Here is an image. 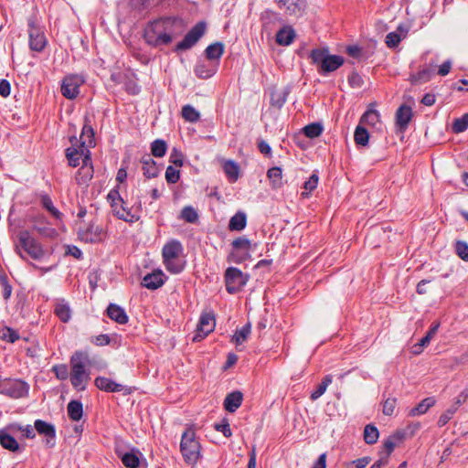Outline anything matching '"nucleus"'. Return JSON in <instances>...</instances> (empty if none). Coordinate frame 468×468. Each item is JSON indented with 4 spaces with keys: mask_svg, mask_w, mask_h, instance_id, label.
<instances>
[{
    "mask_svg": "<svg viewBox=\"0 0 468 468\" xmlns=\"http://www.w3.org/2000/svg\"><path fill=\"white\" fill-rule=\"evenodd\" d=\"M177 20L165 17L153 21L144 29V39L150 46L161 47L170 44L176 36Z\"/></svg>",
    "mask_w": 468,
    "mask_h": 468,
    "instance_id": "1",
    "label": "nucleus"
},
{
    "mask_svg": "<svg viewBox=\"0 0 468 468\" xmlns=\"http://www.w3.org/2000/svg\"><path fill=\"white\" fill-rule=\"evenodd\" d=\"M70 383L79 391L86 389L90 379V372L88 368L91 366L89 355L83 351H76L70 357Z\"/></svg>",
    "mask_w": 468,
    "mask_h": 468,
    "instance_id": "2",
    "label": "nucleus"
},
{
    "mask_svg": "<svg viewBox=\"0 0 468 468\" xmlns=\"http://www.w3.org/2000/svg\"><path fill=\"white\" fill-rule=\"evenodd\" d=\"M310 58L312 62L319 67V71L323 74L333 72L340 68L345 60L338 55H330L327 48H315L311 51Z\"/></svg>",
    "mask_w": 468,
    "mask_h": 468,
    "instance_id": "3",
    "label": "nucleus"
},
{
    "mask_svg": "<svg viewBox=\"0 0 468 468\" xmlns=\"http://www.w3.org/2000/svg\"><path fill=\"white\" fill-rule=\"evenodd\" d=\"M180 450L185 461L189 464H195L200 456V445L196 440L195 431L186 429L183 433L180 442Z\"/></svg>",
    "mask_w": 468,
    "mask_h": 468,
    "instance_id": "4",
    "label": "nucleus"
},
{
    "mask_svg": "<svg viewBox=\"0 0 468 468\" xmlns=\"http://www.w3.org/2000/svg\"><path fill=\"white\" fill-rule=\"evenodd\" d=\"M18 243L16 245V253L25 259L22 249L33 259H41L45 252L41 245L30 235L27 230L20 231L17 235Z\"/></svg>",
    "mask_w": 468,
    "mask_h": 468,
    "instance_id": "5",
    "label": "nucleus"
},
{
    "mask_svg": "<svg viewBox=\"0 0 468 468\" xmlns=\"http://www.w3.org/2000/svg\"><path fill=\"white\" fill-rule=\"evenodd\" d=\"M71 146L66 150L69 165L76 167L81 164H87L90 160V152L86 146V141L80 142L77 137L70 138Z\"/></svg>",
    "mask_w": 468,
    "mask_h": 468,
    "instance_id": "6",
    "label": "nucleus"
},
{
    "mask_svg": "<svg viewBox=\"0 0 468 468\" xmlns=\"http://www.w3.org/2000/svg\"><path fill=\"white\" fill-rule=\"evenodd\" d=\"M78 235L80 240L86 243H98L105 238L103 228L91 221L88 224H82L79 227Z\"/></svg>",
    "mask_w": 468,
    "mask_h": 468,
    "instance_id": "7",
    "label": "nucleus"
},
{
    "mask_svg": "<svg viewBox=\"0 0 468 468\" xmlns=\"http://www.w3.org/2000/svg\"><path fill=\"white\" fill-rule=\"evenodd\" d=\"M248 275L244 274L239 269L229 267L225 272L226 289L229 293L239 292L248 282Z\"/></svg>",
    "mask_w": 468,
    "mask_h": 468,
    "instance_id": "8",
    "label": "nucleus"
},
{
    "mask_svg": "<svg viewBox=\"0 0 468 468\" xmlns=\"http://www.w3.org/2000/svg\"><path fill=\"white\" fill-rule=\"evenodd\" d=\"M28 385L18 379H3V383L0 388V394L8 396L12 399L24 398L28 394Z\"/></svg>",
    "mask_w": 468,
    "mask_h": 468,
    "instance_id": "9",
    "label": "nucleus"
},
{
    "mask_svg": "<svg viewBox=\"0 0 468 468\" xmlns=\"http://www.w3.org/2000/svg\"><path fill=\"white\" fill-rule=\"evenodd\" d=\"M84 83L82 76L69 74L63 78L61 82V93L68 100H74L80 94V88Z\"/></svg>",
    "mask_w": 468,
    "mask_h": 468,
    "instance_id": "10",
    "label": "nucleus"
},
{
    "mask_svg": "<svg viewBox=\"0 0 468 468\" xmlns=\"http://www.w3.org/2000/svg\"><path fill=\"white\" fill-rule=\"evenodd\" d=\"M216 325L215 316L211 313H204L199 318L197 326V332L193 336L194 342H198L204 339L209 333H211Z\"/></svg>",
    "mask_w": 468,
    "mask_h": 468,
    "instance_id": "11",
    "label": "nucleus"
},
{
    "mask_svg": "<svg viewBox=\"0 0 468 468\" xmlns=\"http://www.w3.org/2000/svg\"><path fill=\"white\" fill-rule=\"evenodd\" d=\"M206 30V24L204 22L197 23L180 41L176 47V50H186L192 48L198 39L204 35Z\"/></svg>",
    "mask_w": 468,
    "mask_h": 468,
    "instance_id": "12",
    "label": "nucleus"
},
{
    "mask_svg": "<svg viewBox=\"0 0 468 468\" xmlns=\"http://www.w3.org/2000/svg\"><path fill=\"white\" fill-rule=\"evenodd\" d=\"M281 9H283L288 16H299L305 8L304 0H274Z\"/></svg>",
    "mask_w": 468,
    "mask_h": 468,
    "instance_id": "13",
    "label": "nucleus"
},
{
    "mask_svg": "<svg viewBox=\"0 0 468 468\" xmlns=\"http://www.w3.org/2000/svg\"><path fill=\"white\" fill-rule=\"evenodd\" d=\"M29 47L32 50L40 52L47 44L44 32L37 27L33 23L29 24Z\"/></svg>",
    "mask_w": 468,
    "mask_h": 468,
    "instance_id": "14",
    "label": "nucleus"
},
{
    "mask_svg": "<svg viewBox=\"0 0 468 468\" xmlns=\"http://www.w3.org/2000/svg\"><path fill=\"white\" fill-rule=\"evenodd\" d=\"M412 118V110L410 106L401 105L396 112V125L403 133Z\"/></svg>",
    "mask_w": 468,
    "mask_h": 468,
    "instance_id": "15",
    "label": "nucleus"
},
{
    "mask_svg": "<svg viewBox=\"0 0 468 468\" xmlns=\"http://www.w3.org/2000/svg\"><path fill=\"white\" fill-rule=\"evenodd\" d=\"M165 276L160 270L145 275L143 279L142 285L150 290H156L165 283Z\"/></svg>",
    "mask_w": 468,
    "mask_h": 468,
    "instance_id": "16",
    "label": "nucleus"
},
{
    "mask_svg": "<svg viewBox=\"0 0 468 468\" xmlns=\"http://www.w3.org/2000/svg\"><path fill=\"white\" fill-rule=\"evenodd\" d=\"M35 429L39 434L47 437L46 443L48 445L53 446L55 444L56 431L52 424L37 420L35 421Z\"/></svg>",
    "mask_w": 468,
    "mask_h": 468,
    "instance_id": "17",
    "label": "nucleus"
},
{
    "mask_svg": "<svg viewBox=\"0 0 468 468\" xmlns=\"http://www.w3.org/2000/svg\"><path fill=\"white\" fill-rule=\"evenodd\" d=\"M16 425H11L6 429L0 430V444L3 448L10 452H17L19 450V443L8 432V430L16 429Z\"/></svg>",
    "mask_w": 468,
    "mask_h": 468,
    "instance_id": "18",
    "label": "nucleus"
},
{
    "mask_svg": "<svg viewBox=\"0 0 468 468\" xmlns=\"http://www.w3.org/2000/svg\"><path fill=\"white\" fill-rule=\"evenodd\" d=\"M183 251L182 244L176 239L167 242L162 250L163 260L178 259Z\"/></svg>",
    "mask_w": 468,
    "mask_h": 468,
    "instance_id": "19",
    "label": "nucleus"
},
{
    "mask_svg": "<svg viewBox=\"0 0 468 468\" xmlns=\"http://www.w3.org/2000/svg\"><path fill=\"white\" fill-rule=\"evenodd\" d=\"M142 169L144 176L147 178H154L158 175V167L155 161L152 158L151 154H144L142 159Z\"/></svg>",
    "mask_w": 468,
    "mask_h": 468,
    "instance_id": "20",
    "label": "nucleus"
},
{
    "mask_svg": "<svg viewBox=\"0 0 468 468\" xmlns=\"http://www.w3.org/2000/svg\"><path fill=\"white\" fill-rule=\"evenodd\" d=\"M94 382L99 389L106 392H120L123 388L122 385L104 377L96 378Z\"/></svg>",
    "mask_w": 468,
    "mask_h": 468,
    "instance_id": "21",
    "label": "nucleus"
},
{
    "mask_svg": "<svg viewBox=\"0 0 468 468\" xmlns=\"http://www.w3.org/2000/svg\"><path fill=\"white\" fill-rule=\"evenodd\" d=\"M54 313L63 323L69 322L71 318L70 307L63 299H59L56 302Z\"/></svg>",
    "mask_w": 468,
    "mask_h": 468,
    "instance_id": "22",
    "label": "nucleus"
},
{
    "mask_svg": "<svg viewBox=\"0 0 468 468\" xmlns=\"http://www.w3.org/2000/svg\"><path fill=\"white\" fill-rule=\"evenodd\" d=\"M360 122L376 129L381 128L380 114L377 110L369 109L361 117Z\"/></svg>",
    "mask_w": 468,
    "mask_h": 468,
    "instance_id": "23",
    "label": "nucleus"
},
{
    "mask_svg": "<svg viewBox=\"0 0 468 468\" xmlns=\"http://www.w3.org/2000/svg\"><path fill=\"white\" fill-rule=\"evenodd\" d=\"M107 314L112 320L118 324H124L128 322L125 311L117 304L111 303L107 308Z\"/></svg>",
    "mask_w": 468,
    "mask_h": 468,
    "instance_id": "24",
    "label": "nucleus"
},
{
    "mask_svg": "<svg viewBox=\"0 0 468 468\" xmlns=\"http://www.w3.org/2000/svg\"><path fill=\"white\" fill-rule=\"evenodd\" d=\"M93 176V166L91 159L87 164H82L76 175V181L79 185H86Z\"/></svg>",
    "mask_w": 468,
    "mask_h": 468,
    "instance_id": "25",
    "label": "nucleus"
},
{
    "mask_svg": "<svg viewBox=\"0 0 468 468\" xmlns=\"http://www.w3.org/2000/svg\"><path fill=\"white\" fill-rule=\"evenodd\" d=\"M242 393L239 391H234L229 394L224 400V407L229 412H235L241 405Z\"/></svg>",
    "mask_w": 468,
    "mask_h": 468,
    "instance_id": "26",
    "label": "nucleus"
},
{
    "mask_svg": "<svg viewBox=\"0 0 468 468\" xmlns=\"http://www.w3.org/2000/svg\"><path fill=\"white\" fill-rule=\"evenodd\" d=\"M295 37V32L291 27H284L276 34V42L281 46H289Z\"/></svg>",
    "mask_w": 468,
    "mask_h": 468,
    "instance_id": "27",
    "label": "nucleus"
},
{
    "mask_svg": "<svg viewBox=\"0 0 468 468\" xmlns=\"http://www.w3.org/2000/svg\"><path fill=\"white\" fill-rule=\"evenodd\" d=\"M435 404V399L432 397L422 399L416 407L412 408L409 415L414 417L416 415L424 414L427 410Z\"/></svg>",
    "mask_w": 468,
    "mask_h": 468,
    "instance_id": "28",
    "label": "nucleus"
},
{
    "mask_svg": "<svg viewBox=\"0 0 468 468\" xmlns=\"http://www.w3.org/2000/svg\"><path fill=\"white\" fill-rule=\"evenodd\" d=\"M122 203H119V205H115L112 207L113 214L120 219H122L126 222H133L138 219V218L132 214L129 209H126L122 205Z\"/></svg>",
    "mask_w": 468,
    "mask_h": 468,
    "instance_id": "29",
    "label": "nucleus"
},
{
    "mask_svg": "<svg viewBox=\"0 0 468 468\" xmlns=\"http://www.w3.org/2000/svg\"><path fill=\"white\" fill-rule=\"evenodd\" d=\"M267 176L272 188H280L282 186V171L281 167L274 166L268 170Z\"/></svg>",
    "mask_w": 468,
    "mask_h": 468,
    "instance_id": "30",
    "label": "nucleus"
},
{
    "mask_svg": "<svg viewBox=\"0 0 468 468\" xmlns=\"http://www.w3.org/2000/svg\"><path fill=\"white\" fill-rule=\"evenodd\" d=\"M68 414L72 420H80L83 414L82 404L78 400H71L68 404Z\"/></svg>",
    "mask_w": 468,
    "mask_h": 468,
    "instance_id": "31",
    "label": "nucleus"
},
{
    "mask_svg": "<svg viewBox=\"0 0 468 468\" xmlns=\"http://www.w3.org/2000/svg\"><path fill=\"white\" fill-rule=\"evenodd\" d=\"M246 227V215L243 212H238L231 217L229 224L230 230H242Z\"/></svg>",
    "mask_w": 468,
    "mask_h": 468,
    "instance_id": "32",
    "label": "nucleus"
},
{
    "mask_svg": "<svg viewBox=\"0 0 468 468\" xmlns=\"http://www.w3.org/2000/svg\"><path fill=\"white\" fill-rule=\"evenodd\" d=\"M223 169L231 182H235L239 178V167L234 161H225L223 165Z\"/></svg>",
    "mask_w": 468,
    "mask_h": 468,
    "instance_id": "33",
    "label": "nucleus"
},
{
    "mask_svg": "<svg viewBox=\"0 0 468 468\" xmlns=\"http://www.w3.org/2000/svg\"><path fill=\"white\" fill-rule=\"evenodd\" d=\"M224 52V45L220 42H216L209 45L206 50V56L208 59H219Z\"/></svg>",
    "mask_w": 468,
    "mask_h": 468,
    "instance_id": "34",
    "label": "nucleus"
},
{
    "mask_svg": "<svg viewBox=\"0 0 468 468\" xmlns=\"http://www.w3.org/2000/svg\"><path fill=\"white\" fill-rule=\"evenodd\" d=\"M250 329V324H247L242 328L238 329L232 336V342L235 343L236 346L243 344L249 337Z\"/></svg>",
    "mask_w": 468,
    "mask_h": 468,
    "instance_id": "35",
    "label": "nucleus"
},
{
    "mask_svg": "<svg viewBox=\"0 0 468 468\" xmlns=\"http://www.w3.org/2000/svg\"><path fill=\"white\" fill-rule=\"evenodd\" d=\"M379 432L377 427L368 424L364 429V440L367 444H374L378 441Z\"/></svg>",
    "mask_w": 468,
    "mask_h": 468,
    "instance_id": "36",
    "label": "nucleus"
},
{
    "mask_svg": "<svg viewBox=\"0 0 468 468\" xmlns=\"http://www.w3.org/2000/svg\"><path fill=\"white\" fill-rule=\"evenodd\" d=\"M195 73L200 79H208L216 73V69L205 63H198L195 68Z\"/></svg>",
    "mask_w": 468,
    "mask_h": 468,
    "instance_id": "37",
    "label": "nucleus"
},
{
    "mask_svg": "<svg viewBox=\"0 0 468 468\" xmlns=\"http://www.w3.org/2000/svg\"><path fill=\"white\" fill-rule=\"evenodd\" d=\"M167 150L166 143L164 140L156 139L151 144L152 154L155 157H163Z\"/></svg>",
    "mask_w": 468,
    "mask_h": 468,
    "instance_id": "38",
    "label": "nucleus"
},
{
    "mask_svg": "<svg viewBox=\"0 0 468 468\" xmlns=\"http://www.w3.org/2000/svg\"><path fill=\"white\" fill-rule=\"evenodd\" d=\"M431 70L430 69H423L415 74H411L410 80L412 84L424 83L430 80Z\"/></svg>",
    "mask_w": 468,
    "mask_h": 468,
    "instance_id": "39",
    "label": "nucleus"
},
{
    "mask_svg": "<svg viewBox=\"0 0 468 468\" xmlns=\"http://www.w3.org/2000/svg\"><path fill=\"white\" fill-rule=\"evenodd\" d=\"M120 457L122 459V463L128 467V468H138L139 466V463H140V461H139V457L137 456V454H135L134 452H125L123 454H120Z\"/></svg>",
    "mask_w": 468,
    "mask_h": 468,
    "instance_id": "40",
    "label": "nucleus"
},
{
    "mask_svg": "<svg viewBox=\"0 0 468 468\" xmlns=\"http://www.w3.org/2000/svg\"><path fill=\"white\" fill-rule=\"evenodd\" d=\"M354 138L356 144L366 146L368 144L369 134L366 128L358 125L356 128Z\"/></svg>",
    "mask_w": 468,
    "mask_h": 468,
    "instance_id": "41",
    "label": "nucleus"
},
{
    "mask_svg": "<svg viewBox=\"0 0 468 468\" xmlns=\"http://www.w3.org/2000/svg\"><path fill=\"white\" fill-rule=\"evenodd\" d=\"M332 376H325L318 388L311 394V399L315 400L319 399L325 392L327 387L332 383Z\"/></svg>",
    "mask_w": 468,
    "mask_h": 468,
    "instance_id": "42",
    "label": "nucleus"
},
{
    "mask_svg": "<svg viewBox=\"0 0 468 468\" xmlns=\"http://www.w3.org/2000/svg\"><path fill=\"white\" fill-rule=\"evenodd\" d=\"M182 116L186 121L190 122H196L200 118L199 112L191 105H185L182 108Z\"/></svg>",
    "mask_w": 468,
    "mask_h": 468,
    "instance_id": "43",
    "label": "nucleus"
},
{
    "mask_svg": "<svg viewBox=\"0 0 468 468\" xmlns=\"http://www.w3.org/2000/svg\"><path fill=\"white\" fill-rule=\"evenodd\" d=\"M165 269L171 273L177 274L184 270V263L178 259L163 260Z\"/></svg>",
    "mask_w": 468,
    "mask_h": 468,
    "instance_id": "44",
    "label": "nucleus"
},
{
    "mask_svg": "<svg viewBox=\"0 0 468 468\" xmlns=\"http://www.w3.org/2000/svg\"><path fill=\"white\" fill-rule=\"evenodd\" d=\"M319 177L316 174H313L307 181L304 182L303 188L304 191L302 192V197H308L310 193L314 191L318 185Z\"/></svg>",
    "mask_w": 468,
    "mask_h": 468,
    "instance_id": "45",
    "label": "nucleus"
},
{
    "mask_svg": "<svg viewBox=\"0 0 468 468\" xmlns=\"http://www.w3.org/2000/svg\"><path fill=\"white\" fill-rule=\"evenodd\" d=\"M181 218L188 223H195L198 219V214L193 207L187 206L182 209Z\"/></svg>",
    "mask_w": 468,
    "mask_h": 468,
    "instance_id": "46",
    "label": "nucleus"
},
{
    "mask_svg": "<svg viewBox=\"0 0 468 468\" xmlns=\"http://www.w3.org/2000/svg\"><path fill=\"white\" fill-rule=\"evenodd\" d=\"M41 204L55 218L59 219L61 218L62 214L54 207L53 202L48 196H42Z\"/></svg>",
    "mask_w": 468,
    "mask_h": 468,
    "instance_id": "47",
    "label": "nucleus"
},
{
    "mask_svg": "<svg viewBox=\"0 0 468 468\" xmlns=\"http://www.w3.org/2000/svg\"><path fill=\"white\" fill-rule=\"evenodd\" d=\"M323 132V126L318 122H314L306 125L303 128V133L308 138H316Z\"/></svg>",
    "mask_w": 468,
    "mask_h": 468,
    "instance_id": "48",
    "label": "nucleus"
},
{
    "mask_svg": "<svg viewBox=\"0 0 468 468\" xmlns=\"http://www.w3.org/2000/svg\"><path fill=\"white\" fill-rule=\"evenodd\" d=\"M0 338L9 343H15L19 339V335L10 327H4L0 330Z\"/></svg>",
    "mask_w": 468,
    "mask_h": 468,
    "instance_id": "49",
    "label": "nucleus"
},
{
    "mask_svg": "<svg viewBox=\"0 0 468 468\" xmlns=\"http://www.w3.org/2000/svg\"><path fill=\"white\" fill-rule=\"evenodd\" d=\"M468 128V113L463 114L461 118L454 120L452 123V131L455 133H461Z\"/></svg>",
    "mask_w": 468,
    "mask_h": 468,
    "instance_id": "50",
    "label": "nucleus"
},
{
    "mask_svg": "<svg viewBox=\"0 0 468 468\" xmlns=\"http://www.w3.org/2000/svg\"><path fill=\"white\" fill-rule=\"evenodd\" d=\"M93 129L90 125H84L82 128L80 142L86 141V146L88 148L93 145Z\"/></svg>",
    "mask_w": 468,
    "mask_h": 468,
    "instance_id": "51",
    "label": "nucleus"
},
{
    "mask_svg": "<svg viewBox=\"0 0 468 468\" xmlns=\"http://www.w3.org/2000/svg\"><path fill=\"white\" fill-rule=\"evenodd\" d=\"M455 251L463 261H468V244L465 241H456Z\"/></svg>",
    "mask_w": 468,
    "mask_h": 468,
    "instance_id": "52",
    "label": "nucleus"
},
{
    "mask_svg": "<svg viewBox=\"0 0 468 468\" xmlns=\"http://www.w3.org/2000/svg\"><path fill=\"white\" fill-rule=\"evenodd\" d=\"M180 178V172L178 169L169 165L165 170V179L169 184L176 183Z\"/></svg>",
    "mask_w": 468,
    "mask_h": 468,
    "instance_id": "53",
    "label": "nucleus"
},
{
    "mask_svg": "<svg viewBox=\"0 0 468 468\" xmlns=\"http://www.w3.org/2000/svg\"><path fill=\"white\" fill-rule=\"evenodd\" d=\"M457 410V407H451L447 410H445L439 418L438 426L443 427L446 425L453 417L454 413Z\"/></svg>",
    "mask_w": 468,
    "mask_h": 468,
    "instance_id": "54",
    "label": "nucleus"
},
{
    "mask_svg": "<svg viewBox=\"0 0 468 468\" xmlns=\"http://www.w3.org/2000/svg\"><path fill=\"white\" fill-rule=\"evenodd\" d=\"M0 284L3 288L4 299L8 300L12 294V286L9 284L5 274H0Z\"/></svg>",
    "mask_w": 468,
    "mask_h": 468,
    "instance_id": "55",
    "label": "nucleus"
},
{
    "mask_svg": "<svg viewBox=\"0 0 468 468\" xmlns=\"http://www.w3.org/2000/svg\"><path fill=\"white\" fill-rule=\"evenodd\" d=\"M232 245L235 249L241 250L245 251L246 253H248L250 249V241L244 237L236 239L232 242Z\"/></svg>",
    "mask_w": 468,
    "mask_h": 468,
    "instance_id": "56",
    "label": "nucleus"
},
{
    "mask_svg": "<svg viewBox=\"0 0 468 468\" xmlns=\"http://www.w3.org/2000/svg\"><path fill=\"white\" fill-rule=\"evenodd\" d=\"M440 327V323H435L431 325L430 330L427 332L426 335L420 339V346H427L436 335L438 329Z\"/></svg>",
    "mask_w": 468,
    "mask_h": 468,
    "instance_id": "57",
    "label": "nucleus"
},
{
    "mask_svg": "<svg viewBox=\"0 0 468 468\" xmlns=\"http://www.w3.org/2000/svg\"><path fill=\"white\" fill-rule=\"evenodd\" d=\"M371 461L370 457H363L346 463V468H365Z\"/></svg>",
    "mask_w": 468,
    "mask_h": 468,
    "instance_id": "58",
    "label": "nucleus"
},
{
    "mask_svg": "<svg viewBox=\"0 0 468 468\" xmlns=\"http://www.w3.org/2000/svg\"><path fill=\"white\" fill-rule=\"evenodd\" d=\"M401 41V37L397 32H390L386 37V44L388 48H396Z\"/></svg>",
    "mask_w": 468,
    "mask_h": 468,
    "instance_id": "59",
    "label": "nucleus"
},
{
    "mask_svg": "<svg viewBox=\"0 0 468 468\" xmlns=\"http://www.w3.org/2000/svg\"><path fill=\"white\" fill-rule=\"evenodd\" d=\"M396 404V399L389 398L386 399L383 405V413L387 416H391L394 413Z\"/></svg>",
    "mask_w": 468,
    "mask_h": 468,
    "instance_id": "60",
    "label": "nucleus"
},
{
    "mask_svg": "<svg viewBox=\"0 0 468 468\" xmlns=\"http://www.w3.org/2000/svg\"><path fill=\"white\" fill-rule=\"evenodd\" d=\"M170 163L174 164L176 166L183 165V154L176 148H174L169 156Z\"/></svg>",
    "mask_w": 468,
    "mask_h": 468,
    "instance_id": "61",
    "label": "nucleus"
},
{
    "mask_svg": "<svg viewBox=\"0 0 468 468\" xmlns=\"http://www.w3.org/2000/svg\"><path fill=\"white\" fill-rule=\"evenodd\" d=\"M53 371L56 377L60 380H65L69 378V370L65 365L55 366Z\"/></svg>",
    "mask_w": 468,
    "mask_h": 468,
    "instance_id": "62",
    "label": "nucleus"
},
{
    "mask_svg": "<svg viewBox=\"0 0 468 468\" xmlns=\"http://www.w3.org/2000/svg\"><path fill=\"white\" fill-rule=\"evenodd\" d=\"M286 101V95L282 93H272L271 102L277 108H282Z\"/></svg>",
    "mask_w": 468,
    "mask_h": 468,
    "instance_id": "63",
    "label": "nucleus"
},
{
    "mask_svg": "<svg viewBox=\"0 0 468 468\" xmlns=\"http://www.w3.org/2000/svg\"><path fill=\"white\" fill-rule=\"evenodd\" d=\"M348 82L352 88H360L363 85V80L356 72H352L349 75Z\"/></svg>",
    "mask_w": 468,
    "mask_h": 468,
    "instance_id": "64",
    "label": "nucleus"
}]
</instances>
